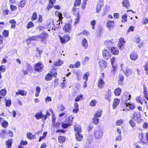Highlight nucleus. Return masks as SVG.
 <instances>
[{"label":"nucleus","mask_w":148,"mask_h":148,"mask_svg":"<svg viewBox=\"0 0 148 148\" xmlns=\"http://www.w3.org/2000/svg\"><path fill=\"white\" fill-rule=\"evenodd\" d=\"M102 110H99L97 111L96 113L95 114L94 116L96 117H100L102 113Z\"/></svg>","instance_id":"nucleus-28"},{"label":"nucleus","mask_w":148,"mask_h":148,"mask_svg":"<svg viewBox=\"0 0 148 148\" xmlns=\"http://www.w3.org/2000/svg\"><path fill=\"white\" fill-rule=\"evenodd\" d=\"M75 138L77 139V140L79 141H81L83 139V136L78 133H77L76 134Z\"/></svg>","instance_id":"nucleus-24"},{"label":"nucleus","mask_w":148,"mask_h":148,"mask_svg":"<svg viewBox=\"0 0 148 148\" xmlns=\"http://www.w3.org/2000/svg\"><path fill=\"white\" fill-rule=\"evenodd\" d=\"M143 127L144 129H147L148 128V122H144L143 125Z\"/></svg>","instance_id":"nucleus-59"},{"label":"nucleus","mask_w":148,"mask_h":148,"mask_svg":"<svg viewBox=\"0 0 148 148\" xmlns=\"http://www.w3.org/2000/svg\"><path fill=\"white\" fill-rule=\"evenodd\" d=\"M98 64L99 66L102 70L105 69L107 66V63L106 61L103 60L99 61Z\"/></svg>","instance_id":"nucleus-10"},{"label":"nucleus","mask_w":148,"mask_h":148,"mask_svg":"<svg viewBox=\"0 0 148 148\" xmlns=\"http://www.w3.org/2000/svg\"><path fill=\"white\" fill-rule=\"evenodd\" d=\"M37 14L36 13L34 12L31 18L32 21H34L37 19Z\"/></svg>","instance_id":"nucleus-48"},{"label":"nucleus","mask_w":148,"mask_h":148,"mask_svg":"<svg viewBox=\"0 0 148 148\" xmlns=\"http://www.w3.org/2000/svg\"><path fill=\"white\" fill-rule=\"evenodd\" d=\"M2 34L4 37H7L9 35V31L6 30H4Z\"/></svg>","instance_id":"nucleus-35"},{"label":"nucleus","mask_w":148,"mask_h":148,"mask_svg":"<svg viewBox=\"0 0 148 148\" xmlns=\"http://www.w3.org/2000/svg\"><path fill=\"white\" fill-rule=\"evenodd\" d=\"M43 114H42V111L40 112L36 113L35 115L36 119L37 120L40 119L42 118Z\"/></svg>","instance_id":"nucleus-23"},{"label":"nucleus","mask_w":148,"mask_h":148,"mask_svg":"<svg viewBox=\"0 0 148 148\" xmlns=\"http://www.w3.org/2000/svg\"><path fill=\"white\" fill-rule=\"evenodd\" d=\"M38 21L39 23H41L42 21V16L40 15L38 16Z\"/></svg>","instance_id":"nucleus-63"},{"label":"nucleus","mask_w":148,"mask_h":148,"mask_svg":"<svg viewBox=\"0 0 148 148\" xmlns=\"http://www.w3.org/2000/svg\"><path fill=\"white\" fill-rule=\"evenodd\" d=\"M52 77L51 74H47L45 76V79L46 81H49L51 79Z\"/></svg>","instance_id":"nucleus-34"},{"label":"nucleus","mask_w":148,"mask_h":148,"mask_svg":"<svg viewBox=\"0 0 148 148\" xmlns=\"http://www.w3.org/2000/svg\"><path fill=\"white\" fill-rule=\"evenodd\" d=\"M82 46L85 48H86L88 46V42L84 38L82 40Z\"/></svg>","instance_id":"nucleus-29"},{"label":"nucleus","mask_w":148,"mask_h":148,"mask_svg":"<svg viewBox=\"0 0 148 148\" xmlns=\"http://www.w3.org/2000/svg\"><path fill=\"white\" fill-rule=\"evenodd\" d=\"M72 25L70 24H66L63 28L64 31L66 32L70 33L71 30Z\"/></svg>","instance_id":"nucleus-9"},{"label":"nucleus","mask_w":148,"mask_h":148,"mask_svg":"<svg viewBox=\"0 0 148 148\" xmlns=\"http://www.w3.org/2000/svg\"><path fill=\"white\" fill-rule=\"evenodd\" d=\"M47 27L51 29H53L54 27L53 21L52 19H49L47 22Z\"/></svg>","instance_id":"nucleus-11"},{"label":"nucleus","mask_w":148,"mask_h":148,"mask_svg":"<svg viewBox=\"0 0 148 148\" xmlns=\"http://www.w3.org/2000/svg\"><path fill=\"white\" fill-rule=\"evenodd\" d=\"M144 69L146 70L148 69V62H147L143 66Z\"/></svg>","instance_id":"nucleus-64"},{"label":"nucleus","mask_w":148,"mask_h":148,"mask_svg":"<svg viewBox=\"0 0 148 148\" xmlns=\"http://www.w3.org/2000/svg\"><path fill=\"white\" fill-rule=\"evenodd\" d=\"M53 4L49 3V5L47 6V8L49 10L50 9L53 7Z\"/></svg>","instance_id":"nucleus-60"},{"label":"nucleus","mask_w":148,"mask_h":148,"mask_svg":"<svg viewBox=\"0 0 148 148\" xmlns=\"http://www.w3.org/2000/svg\"><path fill=\"white\" fill-rule=\"evenodd\" d=\"M112 53L114 55L118 54L119 53L117 48L113 47L111 48Z\"/></svg>","instance_id":"nucleus-27"},{"label":"nucleus","mask_w":148,"mask_h":148,"mask_svg":"<svg viewBox=\"0 0 148 148\" xmlns=\"http://www.w3.org/2000/svg\"><path fill=\"white\" fill-rule=\"evenodd\" d=\"M63 62L64 61L63 60H59L57 62H54V65L56 66H60L62 64Z\"/></svg>","instance_id":"nucleus-32"},{"label":"nucleus","mask_w":148,"mask_h":148,"mask_svg":"<svg viewBox=\"0 0 148 148\" xmlns=\"http://www.w3.org/2000/svg\"><path fill=\"white\" fill-rule=\"evenodd\" d=\"M103 5V1L102 0H100L98 1L96 11L97 13H99L101 10V8Z\"/></svg>","instance_id":"nucleus-7"},{"label":"nucleus","mask_w":148,"mask_h":148,"mask_svg":"<svg viewBox=\"0 0 148 148\" xmlns=\"http://www.w3.org/2000/svg\"><path fill=\"white\" fill-rule=\"evenodd\" d=\"M82 95H80V96H78L75 99V101H79L80 100L82 99Z\"/></svg>","instance_id":"nucleus-58"},{"label":"nucleus","mask_w":148,"mask_h":148,"mask_svg":"<svg viewBox=\"0 0 148 148\" xmlns=\"http://www.w3.org/2000/svg\"><path fill=\"white\" fill-rule=\"evenodd\" d=\"M26 4L25 1H22L20 2L18 4V7H21V8L23 7Z\"/></svg>","instance_id":"nucleus-46"},{"label":"nucleus","mask_w":148,"mask_h":148,"mask_svg":"<svg viewBox=\"0 0 148 148\" xmlns=\"http://www.w3.org/2000/svg\"><path fill=\"white\" fill-rule=\"evenodd\" d=\"M118 135V136H116V139H115L116 140H119L120 141L122 140V137L121 136V135Z\"/></svg>","instance_id":"nucleus-62"},{"label":"nucleus","mask_w":148,"mask_h":148,"mask_svg":"<svg viewBox=\"0 0 148 148\" xmlns=\"http://www.w3.org/2000/svg\"><path fill=\"white\" fill-rule=\"evenodd\" d=\"M123 72L127 77L131 75L132 73V71L129 69H127L125 71H123Z\"/></svg>","instance_id":"nucleus-22"},{"label":"nucleus","mask_w":148,"mask_h":148,"mask_svg":"<svg viewBox=\"0 0 148 148\" xmlns=\"http://www.w3.org/2000/svg\"><path fill=\"white\" fill-rule=\"evenodd\" d=\"M75 74L76 75L77 80L80 81L81 80L82 75V73L80 71H76Z\"/></svg>","instance_id":"nucleus-19"},{"label":"nucleus","mask_w":148,"mask_h":148,"mask_svg":"<svg viewBox=\"0 0 148 148\" xmlns=\"http://www.w3.org/2000/svg\"><path fill=\"white\" fill-rule=\"evenodd\" d=\"M115 58L114 57H113L110 60V62L112 65V71L113 72V73H115V71L116 69V64H114V63L115 61Z\"/></svg>","instance_id":"nucleus-13"},{"label":"nucleus","mask_w":148,"mask_h":148,"mask_svg":"<svg viewBox=\"0 0 148 148\" xmlns=\"http://www.w3.org/2000/svg\"><path fill=\"white\" fill-rule=\"evenodd\" d=\"M120 100L119 99H115L114 100L113 103V108L114 109H116L117 106L120 103Z\"/></svg>","instance_id":"nucleus-17"},{"label":"nucleus","mask_w":148,"mask_h":148,"mask_svg":"<svg viewBox=\"0 0 148 148\" xmlns=\"http://www.w3.org/2000/svg\"><path fill=\"white\" fill-rule=\"evenodd\" d=\"M12 139H9L5 142V144L7 146H8V148H11L12 147Z\"/></svg>","instance_id":"nucleus-25"},{"label":"nucleus","mask_w":148,"mask_h":148,"mask_svg":"<svg viewBox=\"0 0 148 148\" xmlns=\"http://www.w3.org/2000/svg\"><path fill=\"white\" fill-rule=\"evenodd\" d=\"M142 23L143 25H146L148 23V19L147 17H144L142 20Z\"/></svg>","instance_id":"nucleus-38"},{"label":"nucleus","mask_w":148,"mask_h":148,"mask_svg":"<svg viewBox=\"0 0 148 148\" xmlns=\"http://www.w3.org/2000/svg\"><path fill=\"white\" fill-rule=\"evenodd\" d=\"M77 16L76 18L75 21L74 23V25H75L76 24H77V23H78L79 21V18H80V16L79 15V13H78V12H77Z\"/></svg>","instance_id":"nucleus-41"},{"label":"nucleus","mask_w":148,"mask_h":148,"mask_svg":"<svg viewBox=\"0 0 148 148\" xmlns=\"http://www.w3.org/2000/svg\"><path fill=\"white\" fill-rule=\"evenodd\" d=\"M74 127L75 132H77V133H78L82 132L81 127L80 125H74Z\"/></svg>","instance_id":"nucleus-21"},{"label":"nucleus","mask_w":148,"mask_h":148,"mask_svg":"<svg viewBox=\"0 0 148 148\" xmlns=\"http://www.w3.org/2000/svg\"><path fill=\"white\" fill-rule=\"evenodd\" d=\"M38 36H34L28 38L26 41L28 45H29L32 41H37L38 40Z\"/></svg>","instance_id":"nucleus-12"},{"label":"nucleus","mask_w":148,"mask_h":148,"mask_svg":"<svg viewBox=\"0 0 148 148\" xmlns=\"http://www.w3.org/2000/svg\"><path fill=\"white\" fill-rule=\"evenodd\" d=\"M71 125L70 123H63L62 124V126L63 128H67Z\"/></svg>","instance_id":"nucleus-55"},{"label":"nucleus","mask_w":148,"mask_h":148,"mask_svg":"<svg viewBox=\"0 0 148 148\" xmlns=\"http://www.w3.org/2000/svg\"><path fill=\"white\" fill-rule=\"evenodd\" d=\"M132 118H133L137 123H139L142 121V119L141 118V114L139 112H134L133 114Z\"/></svg>","instance_id":"nucleus-4"},{"label":"nucleus","mask_w":148,"mask_h":148,"mask_svg":"<svg viewBox=\"0 0 148 148\" xmlns=\"http://www.w3.org/2000/svg\"><path fill=\"white\" fill-rule=\"evenodd\" d=\"M129 123L130 125L133 128L134 127H135L136 124L134 122L133 120L132 119L130 120L129 122Z\"/></svg>","instance_id":"nucleus-51"},{"label":"nucleus","mask_w":148,"mask_h":148,"mask_svg":"<svg viewBox=\"0 0 148 148\" xmlns=\"http://www.w3.org/2000/svg\"><path fill=\"white\" fill-rule=\"evenodd\" d=\"M38 40H40L44 44H46L47 41L46 40L48 37V34L45 32L42 33L39 36H38Z\"/></svg>","instance_id":"nucleus-1"},{"label":"nucleus","mask_w":148,"mask_h":148,"mask_svg":"<svg viewBox=\"0 0 148 148\" xmlns=\"http://www.w3.org/2000/svg\"><path fill=\"white\" fill-rule=\"evenodd\" d=\"M130 57L132 60H135L138 58V55L136 52L132 53L130 55Z\"/></svg>","instance_id":"nucleus-20"},{"label":"nucleus","mask_w":148,"mask_h":148,"mask_svg":"<svg viewBox=\"0 0 148 148\" xmlns=\"http://www.w3.org/2000/svg\"><path fill=\"white\" fill-rule=\"evenodd\" d=\"M5 106L6 107H9L11 104V101L10 100L5 99Z\"/></svg>","instance_id":"nucleus-50"},{"label":"nucleus","mask_w":148,"mask_h":148,"mask_svg":"<svg viewBox=\"0 0 148 148\" xmlns=\"http://www.w3.org/2000/svg\"><path fill=\"white\" fill-rule=\"evenodd\" d=\"M114 22L112 21H109L107 22V26L109 30L113 28Z\"/></svg>","instance_id":"nucleus-18"},{"label":"nucleus","mask_w":148,"mask_h":148,"mask_svg":"<svg viewBox=\"0 0 148 148\" xmlns=\"http://www.w3.org/2000/svg\"><path fill=\"white\" fill-rule=\"evenodd\" d=\"M53 75V76L55 77L57 75V71L56 70L53 69L50 72Z\"/></svg>","instance_id":"nucleus-56"},{"label":"nucleus","mask_w":148,"mask_h":148,"mask_svg":"<svg viewBox=\"0 0 148 148\" xmlns=\"http://www.w3.org/2000/svg\"><path fill=\"white\" fill-rule=\"evenodd\" d=\"M60 39L62 44L65 43L70 40V37L69 35H64L63 38L60 36Z\"/></svg>","instance_id":"nucleus-8"},{"label":"nucleus","mask_w":148,"mask_h":148,"mask_svg":"<svg viewBox=\"0 0 148 148\" xmlns=\"http://www.w3.org/2000/svg\"><path fill=\"white\" fill-rule=\"evenodd\" d=\"M10 8L11 11H12L16 10L17 9V7L16 6L13 5H11Z\"/></svg>","instance_id":"nucleus-57"},{"label":"nucleus","mask_w":148,"mask_h":148,"mask_svg":"<svg viewBox=\"0 0 148 148\" xmlns=\"http://www.w3.org/2000/svg\"><path fill=\"white\" fill-rule=\"evenodd\" d=\"M34 26V24L33 23L31 22H29L28 23L27 26V29H29L30 28L33 27Z\"/></svg>","instance_id":"nucleus-42"},{"label":"nucleus","mask_w":148,"mask_h":148,"mask_svg":"<svg viewBox=\"0 0 148 148\" xmlns=\"http://www.w3.org/2000/svg\"><path fill=\"white\" fill-rule=\"evenodd\" d=\"M122 4L123 7L127 8H128L130 6V3L128 0H123L122 2Z\"/></svg>","instance_id":"nucleus-16"},{"label":"nucleus","mask_w":148,"mask_h":148,"mask_svg":"<svg viewBox=\"0 0 148 148\" xmlns=\"http://www.w3.org/2000/svg\"><path fill=\"white\" fill-rule=\"evenodd\" d=\"M102 54L104 58L108 60L110 58L111 55L110 53L108 50L104 49L102 51Z\"/></svg>","instance_id":"nucleus-5"},{"label":"nucleus","mask_w":148,"mask_h":148,"mask_svg":"<svg viewBox=\"0 0 148 148\" xmlns=\"http://www.w3.org/2000/svg\"><path fill=\"white\" fill-rule=\"evenodd\" d=\"M96 23V21L95 20L92 21L90 22V25L92 26V28L93 29H95V26Z\"/></svg>","instance_id":"nucleus-45"},{"label":"nucleus","mask_w":148,"mask_h":148,"mask_svg":"<svg viewBox=\"0 0 148 148\" xmlns=\"http://www.w3.org/2000/svg\"><path fill=\"white\" fill-rule=\"evenodd\" d=\"M47 132H45L43 133V136L42 137L40 136L39 139V142H40L43 139L45 138L46 135H47Z\"/></svg>","instance_id":"nucleus-43"},{"label":"nucleus","mask_w":148,"mask_h":148,"mask_svg":"<svg viewBox=\"0 0 148 148\" xmlns=\"http://www.w3.org/2000/svg\"><path fill=\"white\" fill-rule=\"evenodd\" d=\"M35 70L38 72H41L44 67V66L41 62H39L34 65Z\"/></svg>","instance_id":"nucleus-6"},{"label":"nucleus","mask_w":148,"mask_h":148,"mask_svg":"<svg viewBox=\"0 0 148 148\" xmlns=\"http://www.w3.org/2000/svg\"><path fill=\"white\" fill-rule=\"evenodd\" d=\"M125 41L124 39L122 38H121L119 40V47L121 50L123 49L124 48L123 44L125 43Z\"/></svg>","instance_id":"nucleus-14"},{"label":"nucleus","mask_w":148,"mask_h":148,"mask_svg":"<svg viewBox=\"0 0 148 148\" xmlns=\"http://www.w3.org/2000/svg\"><path fill=\"white\" fill-rule=\"evenodd\" d=\"M27 137L30 139H35L36 138V137L34 135H33L31 133H28L27 134Z\"/></svg>","instance_id":"nucleus-26"},{"label":"nucleus","mask_w":148,"mask_h":148,"mask_svg":"<svg viewBox=\"0 0 148 148\" xmlns=\"http://www.w3.org/2000/svg\"><path fill=\"white\" fill-rule=\"evenodd\" d=\"M81 3V0H75L74 3V6H79L80 5Z\"/></svg>","instance_id":"nucleus-40"},{"label":"nucleus","mask_w":148,"mask_h":148,"mask_svg":"<svg viewBox=\"0 0 148 148\" xmlns=\"http://www.w3.org/2000/svg\"><path fill=\"white\" fill-rule=\"evenodd\" d=\"M8 123L5 121L4 120L2 123V126L4 128H6L8 126Z\"/></svg>","instance_id":"nucleus-37"},{"label":"nucleus","mask_w":148,"mask_h":148,"mask_svg":"<svg viewBox=\"0 0 148 148\" xmlns=\"http://www.w3.org/2000/svg\"><path fill=\"white\" fill-rule=\"evenodd\" d=\"M97 103V101L96 100H92L90 102L89 105L91 107H94L96 106Z\"/></svg>","instance_id":"nucleus-36"},{"label":"nucleus","mask_w":148,"mask_h":148,"mask_svg":"<svg viewBox=\"0 0 148 148\" xmlns=\"http://www.w3.org/2000/svg\"><path fill=\"white\" fill-rule=\"evenodd\" d=\"M89 76L88 73L86 72L83 75V78L84 79H86L85 81H87L88 79V77Z\"/></svg>","instance_id":"nucleus-49"},{"label":"nucleus","mask_w":148,"mask_h":148,"mask_svg":"<svg viewBox=\"0 0 148 148\" xmlns=\"http://www.w3.org/2000/svg\"><path fill=\"white\" fill-rule=\"evenodd\" d=\"M127 14L124 15L122 16V22L125 23L127 21Z\"/></svg>","instance_id":"nucleus-47"},{"label":"nucleus","mask_w":148,"mask_h":148,"mask_svg":"<svg viewBox=\"0 0 148 148\" xmlns=\"http://www.w3.org/2000/svg\"><path fill=\"white\" fill-rule=\"evenodd\" d=\"M80 65L81 64L80 62L78 61L76 62L75 65V68H78L79 67Z\"/></svg>","instance_id":"nucleus-61"},{"label":"nucleus","mask_w":148,"mask_h":148,"mask_svg":"<svg viewBox=\"0 0 148 148\" xmlns=\"http://www.w3.org/2000/svg\"><path fill=\"white\" fill-rule=\"evenodd\" d=\"M55 14L56 16H58L59 19L61 20L63 18V17L62 16V14L61 13H60L58 11H56L55 12Z\"/></svg>","instance_id":"nucleus-39"},{"label":"nucleus","mask_w":148,"mask_h":148,"mask_svg":"<svg viewBox=\"0 0 148 148\" xmlns=\"http://www.w3.org/2000/svg\"><path fill=\"white\" fill-rule=\"evenodd\" d=\"M144 99V97L143 98L142 96L140 95V96H138L136 97V100L137 103H139L141 105H142L143 103V102Z\"/></svg>","instance_id":"nucleus-15"},{"label":"nucleus","mask_w":148,"mask_h":148,"mask_svg":"<svg viewBox=\"0 0 148 148\" xmlns=\"http://www.w3.org/2000/svg\"><path fill=\"white\" fill-rule=\"evenodd\" d=\"M66 139V137L64 136H59L58 137L59 142L60 143H64Z\"/></svg>","instance_id":"nucleus-31"},{"label":"nucleus","mask_w":148,"mask_h":148,"mask_svg":"<svg viewBox=\"0 0 148 148\" xmlns=\"http://www.w3.org/2000/svg\"><path fill=\"white\" fill-rule=\"evenodd\" d=\"M103 134V130L100 129H96L94 132V135L97 139L102 138Z\"/></svg>","instance_id":"nucleus-3"},{"label":"nucleus","mask_w":148,"mask_h":148,"mask_svg":"<svg viewBox=\"0 0 148 148\" xmlns=\"http://www.w3.org/2000/svg\"><path fill=\"white\" fill-rule=\"evenodd\" d=\"M123 122V121L121 119L118 120L116 123V125H121Z\"/></svg>","instance_id":"nucleus-53"},{"label":"nucleus","mask_w":148,"mask_h":148,"mask_svg":"<svg viewBox=\"0 0 148 148\" xmlns=\"http://www.w3.org/2000/svg\"><path fill=\"white\" fill-rule=\"evenodd\" d=\"M126 106H129V108L131 110H133L135 108V105L133 103H126Z\"/></svg>","instance_id":"nucleus-30"},{"label":"nucleus","mask_w":148,"mask_h":148,"mask_svg":"<svg viewBox=\"0 0 148 148\" xmlns=\"http://www.w3.org/2000/svg\"><path fill=\"white\" fill-rule=\"evenodd\" d=\"M6 133V132L3 130H2L1 131L0 136L1 138H5V135Z\"/></svg>","instance_id":"nucleus-52"},{"label":"nucleus","mask_w":148,"mask_h":148,"mask_svg":"<svg viewBox=\"0 0 148 148\" xmlns=\"http://www.w3.org/2000/svg\"><path fill=\"white\" fill-rule=\"evenodd\" d=\"M93 123L94 124L97 125L99 123V119L97 117L94 116V118H93Z\"/></svg>","instance_id":"nucleus-44"},{"label":"nucleus","mask_w":148,"mask_h":148,"mask_svg":"<svg viewBox=\"0 0 148 148\" xmlns=\"http://www.w3.org/2000/svg\"><path fill=\"white\" fill-rule=\"evenodd\" d=\"M104 73H102L101 76L99 78L98 80L97 86L98 88L100 89L102 88L105 84V82L103 80L104 78Z\"/></svg>","instance_id":"nucleus-2"},{"label":"nucleus","mask_w":148,"mask_h":148,"mask_svg":"<svg viewBox=\"0 0 148 148\" xmlns=\"http://www.w3.org/2000/svg\"><path fill=\"white\" fill-rule=\"evenodd\" d=\"M6 69L5 66L2 65L0 66V71L2 73H3L5 71Z\"/></svg>","instance_id":"nucleus-54"},{"label":"nucleus","mask_w":148,"mask_h":148,"mask_svg":"<svg viewBox=\"0 0 148 148\" xmlns=\"http://www.w3.org/2000/svg\"><path fill=\"white\" fill-rule=\"evenodd\" d=\"M111 93H107L105 95V98L108 101H110L111 100L110 97Z\"/></svg>","instance_id":"nucleus-33"}]
</instances>
